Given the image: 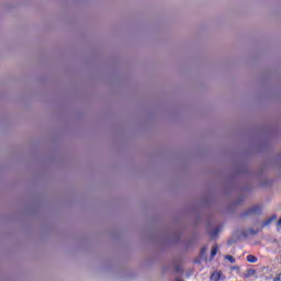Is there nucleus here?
Masks as SVG:
<instances>
[{
  "instance_id": "nucleus-1",
  "label": "nucleus",
  "mask_w": 281,
  "mask_h": 281,
  "mask_svg": "<svg viewBox=\"0 0 281 281\" xmlns=\"http://www.w3.org/2000/svg\"><path fill=\"white\" fill-rule=\"evenodd\" d=\"M260 214H262V207L256 205V206H252V207L246 210L241 214V216H243V218H245V216H258Z\"/></svg>"
},
{
  "instance_id": "nucleus-2",
  "label": "nucleus",
  "mask_w": 281,
  "mask_h": 281,
  "mask_svg": "<svg viewBox=\"0 0 281 281\" xmlns=\"http://www.w3.org/2000/svg\"><path fill=\"white\" fill-rule=\"evenodd\" d=\"M211 280L212 281H221V280H223V273H221V271H214L211 274Z\"/></svg>"
},
{
  "instance_id": "nucleus-3",
  "label": "nucleus",
  "mask_w": 281,
  "mask_h": 281,
  "mask_svg": "<svg viewBox=\"0 0 281 281\" xmlns=\"http://www.w3.org/2000/svg\"><path fill=\"white\" fill-rule=\"evenodd\" d=\"M278 215H272L262 223L261 227H267V225H271V223H273V221H276Z\"/></svg>"
},
{
  "instance_id": "nucleus-4",
  "label": "nucleus",
  "mask_w": 281,
  "mask_h": 281,
  "mask_svg": "<svg viewBox=\"0 0 281 281\" xmlns=\"http://www.w3.org/2000/svg\"><path fill=\"white\" fill-rule=\"evenodd\" d=\"M246 260H247V262H251V263L258 262V257H256V256H254V255H248V256L246 257Z\"/></svg>"
},
{
  "instance_id": "nucleus-5",
  "label": "nucleus",
  "mask_w": 281,
  "mask_h": 281,
  "mask_svg": "<svg viewBox=\"0 0 281 281\" xmlns=\"http://www.w3.org/2000/svg\"><path fill=\"white\" fill-rule=\"evenodd\" d=\"M218 254V246H213L211 250V258H214Z\"/></svg>"
},
{
  "instance_id": "nucleus-6",
  "label": "nucleus",
  "mask_w": 281,
  "mask_h": 281,
  "mask_svg": "<svg viewBox=\"0 0 281 281\" xmlns=\"http://www.w3.org/2000/svg\"><path fill=\"white\" fill-rule=\"evenodd\" d=\"M221 232L220 228H215L212 233H211V238H216V236H218V233Z\"/></svg>"
},
{
  "instance_id": "nucleus-7",
  "label": "nucleus",
  "mask_w": 281,
  "mask_h": 281,
  "mask_svg": "<svg viewBox=\"0 0 281 281\" xmlns=\"http://www.w3.org/2000/svg\"><path fill=\"white\" fill-rule=\"evenodd\" d=\"M225 259H226L227 261H229L232 265H234V262H236V259H235L232 255H227V256L225 257Z\"/></svg>"
},
{
  "instance_id": "nucleus-8",
  "label": "nucleus",
  "mask_w": 281,
  "mask_h": 281,
  "mask_svg": "<svg viewBox=\"0 0 281 281\" xmlns=\"http://www.w3.org/2000/svg\"><path fill=\"white\" fill-rule=\"evenodd\" d=\"M207 251V247H202L201 248V251H200V254H201V256H205V252Z\"/></svg>"
},
{
  "instance_id": "nucleus-9",
  "label": "nucleus",
  "mask_w": 281,
  "mask_h": 281,
  "mask_svg": "<svg viewBox=\"0 0 281 281\" xmlns=\"http://www.w3.org/2000/svg\"><path fill=\"white\" fill-rule=\"evenodd\" d=\"M272 281H281V273H279Z\"/></svg>"
},
{
  "instance_id": "nucleus-10",
  "label": "nucleus",
  "mask_w": 281,
  "mask_h": 281,
  "mask_svg": "<svg viewBox=\"0 0 281 281\" xmlns=\"http://www.w3.org/2000/svg\"><path fill=\"white\" fill-rule=\"evenodd\" d=\"M258 232H259V231L249 229V234L256 235V234H258Z\"/></svg>"
},
{
  "instance_id": "nucleus-11",
  "label": "nucleus",
  "mask_w": 281,
  "mask_h": 281,
  "mask_svg": "<svg viewBox=\"0 0 281 281\" xmlns=\"http://www.w3.org/2000/svg\"><path fill=\"white\" fill-rule=\"evenodd\" d=\"M277 227H281V217H280L279 221L277 222Z\"/></svg>"
},
{
  "instance_id": "nucleus-12",
  "label": "nucleus",
  "mask_w": 281,
  "mask_h": 281,
  "mask_svg": "<svg viewBox=\"0 0 281 281\" xmlns=\"http://www.w3.org/2000/svg\"><path fill=\"white\" fill-rule=\"evenodd\" d=\"M176 271H181V267L176 266Z\"/></svg>"
},
{
  "instance_id": "nucleus-13",
  "label": "nucleus",
  "mask_w": 281,
  "mask_h": 281,
  "mask_svg": "<svg viewBox=\"0 0 281 281\" xmlns=\"http://www.w3.org/2000/svg\"><path fill=\"white\" fill-rule=\"evenodd\" d=\"M249 273H256V270H249Z\"/></svg>"
},
{
  "instance_id": "nucleus-14",
  "label": "nucleus",
  "mask_w": 281,
  "mask_h": 281,
  "mask_svg": "<svg viewBox=\"0 0 281 281\" xmlns=\"http://www.w3.org/2000/svg\"><path fill=\"white\" fill-rule=\"evenodd\" d=\"M175 281H183V280H181V279H176Z\"/></svg>"
}]
</instances>
